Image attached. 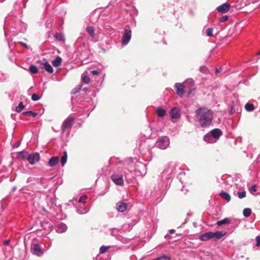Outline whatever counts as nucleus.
Masks as SVG:
<instances>
[{"instance_id": "79ce46f5", "label": "nucleus", "mask_w": 260, "mask_h": 260, "mask_svg": "<svg viewBox=\"0 0 260 260\" xmlns=\"http://www.w3.org/2000/svg\"><path fill=\"white\" fill-rule=\"evenodd\" d=\"M79 214H85L87 212V210L86 208H84L83 211H80L79 210H77V211Z\"/></svg>"}, {"instance_id": "412c9836", "label": "nucleus", "mask_w": 260, "mask_h": 260, "mask_svg": "<svg viewBox=\"0 0 260 260\" xmlns=\"http://www.w3.org/2000/svg\"><path fill=\"white\" fill-rule=\"evenodd\" d=\"M231 222V220L230 218H224L223 219L221 220H219V221H218L216 223V224L218 225V226H221L223 224H229Z\"/></svg>"}, {"instance_id": "aec40b11", "label": "nucleus", "mask_w": 260, "mask_h": 260, "mask_svg": "<svg viewBox=\"0 0 260 260\" xmlns=\"http://www.w3.org/2000/svg\"><path fill=\"white\" fill-rule=\"evenodd\" d=\"M62 61V59L60 56H57L55 59H54L52 61V65L55 67H57L60 65L61 62Z\"/></svg>"}, {"instance_id": "cd10ccee", "label": "nucleus", "mask_w": 260, "mask_h": 260, "mask_svg": "<svg viewBox=\"0 0 260 260\" xmlns=\"http://www.w3.org/2000/svg\"><path fill=\"white\" fill-rule=\"evenodd\" d=\"M67 160V152H63V155L61 156V164L62 166H63L66 163Z\"/></svg>"}, {"instance_id": "39448f33", "label": "nucleus", "mask_w": 260, "mask_h": 260, "mask_svg": "<svg viewBox=\"0 0 260 260\" xmlns=\"http://www.w3.org/2000/svg\"><path fill=\"white\" fill-rule=\"evenodd\" d=\"M170 116L173 122H176L180 117V110L177 107H174L170 111Z\"/></svg>"}, {"instance_id": "f3484780", "label": "nucleus", "mask_w": 260, "mask_h": 260, "mask_svg": "<svg viewBox=\"0 0 260 260\" xmlns=\"http://www.w3.org/2000/svg\"><path fill=\"white\" fill-rule=\"evenodd\" d=\"M226 233L224 232H212V238H215L216 239H220L224 235H225Z\"/></svg>"}, {"instance_id": "b1692460", "label": "nucleus", "mask_w": 260, "mask_h": 260, "mask_svg": "<svg viewBox=\"0 0 260 260\" xmlns=\"http://www.w3.org/2000/svg\"><path fill=\"white\" fill-rule=\"evenodd\" d=\"M245 109L248 112H252L254 110V107L253 104L248 103L245 104Z\"/></svg>"}, {"instance_id": "473e14b6", "label": "nucleus", "mask_w": 260, "mask_h": 260, "mask_svg": "<svg viewBox=\"0 0 260 260\" xmlns=\"http://www.w3.org/2000/svg\"><path fill=\"white\" fill-rule=\"evenodd\" d=\"M40 98H41V97L39 95H38L36 93H34L31 95V99L34 101H38L40 99Z\"/></svg>"}, {"instance_id": "0eeeda50", "label": "nucleus", "mask_w": 260, "mask_h": 260, "mask_svg": "<svg viewBox=\"0 0 260 260\" xmlns=\"http://www.w3.org/2000/svg\"><path fill=\"white\" fill-rule=\"evenodd\" d=\"M40 154L38 152L32 153L28 155L27 159L31 165H34L40 160Z\"/></svg>"}, {"instance_id": "ea45409f", "label": "nucleus", "mask_w": 260, "mask_h": 260, "mask_svg": "<svg viewBox=\"0 0 260 260\" xmlns=\"http://www.w3.org/2000/svg\"><path fill=\"white\" fill-rule=\"evenodd\" d=\"M189 83L190 85L194 84V81L192 79H187L184 83L185 84Z\"/></svg>"}, {"instance_id": "58836bf2", "label": "nucleus", "mask_w": 260, "mask_h": 260, "mask_svg": "<svg viewBox=\"0 0 260 260\" xmlns=\"http://www.w3.org/2000/svg\"><path fill=\"white\" fill-rule=\"evenodd\" d=\"M56 38L59 41H62L64 40L63 36L61 35V34H56Z\"/></svg>"}, {"instance_id": "6ab92c4d", "label": "nucleus", "mask_w": 260, "mask_h": 260, "mask_svg": "<svg viewBox=\"0 0 260 260\" xmlns=\"http://www.w3.org/2000/svg\"><path fill=\"white\" fill-rule=\"evenodd\" d=\"M43 68L49 73H52L53 72V69L52 66L47 61L43 64Z\"/></svg>"}, {"instance_id": "8fccbe9b", "label": "nucleus", "mask_w": 260, "mask_h": 260, "mask_svg": "<svg viewBox=\"0 0 260 260\" xmlns=\"http://www.w3.org/2000/svg\"><path fill=\"white\" fill-rule=\"evenodd\" d=\"M215 72H216V74H218V73H220L219 69H217H217H216V71H215Z\"/></svg>"}, {"instance_id": "bb28decb", "label": "nucleus", "mask_w": 260, "mask_h": 260, "mask_svg": "<svg viewBox=\"0 0 260 260\" xmlns=\"http://www.w3.org/2000/svg\"><path fill=\"white\" fill-rule=\"evenodd\" d=\"M243 215L246 217H248L251 214V210L250 208H245L243 211Z\"/></svg>"}, {"instance_id": "20e7f679", "label": "nucleus", "mask_w": 260, "mask_h": 260, "mask_svg": "<svg viewBox=\"0 0 260 260\" xmlns=\"http://www.w3.org/2000/svg\"><path fill=\"white\" fill-rule=\"evenodd\" d=\"M169 143V139L167 137H162L156 142V146L161 149H166L168 147Z\"/></svg>"}, {"instance_id": "a19ab883", "label": "nucleus", "mask_w": 260, "mask_h": 260, "mask_svg": "<svg viewBox=\"0 0 260 260\" xmlns=\"http://www.w3.org/2000/svg\"><path fill=\"white\" fill-rule=\"evenodd\" d=\"M255 240L256 242V246H260V236H257L255 238Z\"/></svg>"}, {"instance_id": "3c124183", "label": "nucleus", "mask_w": 260, "mask_h": 260, "mask_svg": "<svg viewBox=\"0 0 260 260\" xmlns=\"http://www.w3.org/2000/svg\"><path fill=\"white\" fill-rule=\"evenodd\" d=\"M174 232H175V230H171L170 231V234H173V233H174Z\"/></svg>"}, {"instance_id": "49530a36", "label": "nucleus", "mask_w": 260, "mask_h": 260, "mask_svg": "<svg viewBox=\"0 0 260 260\" xmlns=\"http://www.w3.org/2000/svg\"><path fill=\"white\" fill-rule=\"evenodd\" d=\"M10 243V240H6L4 242V245H8Z\"/></svg>"}, {"instance_id": "09e8293b", "label": "nucleus", "mask_w": 260, "mask_h": 260, "mask_svg": "<svg viewBox=\"0 0 260 260\" xmlns=\"http://www.w3.org/2000/svg\"><path fill=\"white\" fill-rule=\"evenodd\" d=\"M20 145V141H18V142L16 143V144H15V146L16 147H18Z\"/></svg>"}, {"instance_id": "c9c22d12", "label": "nucleus", "mask_w": 260, "mask_h": 260, "mask_svg": "<svg viewBox=\"0 0 260 260\" xmlns=\"http://www.w3.org/2000/svg\"><path fill=\"white\" fill-rule=\"evenodd\" d=\"M229 19V16L228 15H224L222 16L219 18V21L221 22H224L226 21H227Z\"/></svg>"}, {"instance_id": "a211bd4d", "label": "nucleus", "mask_w": 260, "mask_h": 260, "mask_svg": "<svg viewBox=\"0 0 260 260\" xmlns=\"http://www.w3.org/2000/svg\"><path fill=\"white\" fill-rule=\"evenodd\" d=\"M219 196L223 199H224L227 202H230L231 200V196L230 195L225 191H221L219 193Z\"/></svg>"}, {"instance_id": "4468645a", "label": "nucleus", "mask_w": 260, "mask_h": 260, "mask_svg": "<svg viewBox=\"0 0 260 260\" xmlns=\"http://www.w3.org/2000/svg\"><path fill=\"white\" fill-rule=\"evenodd\" d=\"M212 238H213L212 232H209L202 234L199 238L200 240L203 241H208Z\"/></svg>"}, {"instance_id": "ddd939ff", "label": "nucleus", "mask_w": 260, "mask_h": 260, "mask_svg": "<svg viewBox=\"0 0 260 260\" xmlns=\"http://www.w3.org/2000/svg\"><path fill=\"white\" fill-rule=\"evenodd\" d=\"M127 208V204L123 202H119L116 204V209L119 212H123Z\"/></svg>"}, {"instance_id": "603ef678", "label": "nucleus", "mask_w": 260, "mask_h": 260, "mask_svg": "<svg viewBox=\"0 0 260 260\" xmlns=\"http://www.w3.org/2000/svg\"><path fill=\"white\" fill-rule=\"evenodd\" d=\"M169 236H169V235H168H168H166V237H169Z\"/></svg>"}, {"instance_id": "7c9ffc66", "label": "nucleus", "mask_w": 260, "mask_h": 260, "mask_svg": "<svg viewBox=\"0 0 260 260\" xmlns=\"http://www.w3.org/2000/svg\"><path fill=\"white\" fill-rule=\"evenodd\" d=\"M24 108V106L22 102H20L18 106L16 107V111L17 112H21Z\"/></svg>"}, {"instance_id": "37998d69", "label": "nucleus", "mask_w": 260, "mask_h": 260, "mask_svg": "<svg viewBox=\"0 0 260 260\" xmlns=\"http://www.w3.org/2000/svg\"><path fill=\"white\" fill-rule=\"evenodd\" d=\"M91 74L93 75L98 76L99 74V73L96 70H92L91 71Z\"/></svg>"}, {"instance_id": "6e6552de", "label": "nucleus", "mask_w": 260, "mask_h": 260, "mask_svg": "<svg viewBox=\"0 0 260 260\" xmlns=\"http://www.w3.org/2000/svg\"><path fill=\"white\" fill-rule=\"evenodd\" d=\"M111 179L117 185H122L123 184L122 177L117 174H113L111 176Z\"/></svg>"}, {"instance_id": "864d4df0", "label": "nucleus", "mask_w": 260, "mask_h": 260, "mask_svg": "<svg viewBox=\"0 0 260 260\" xmlns=\"http://www.w3.org/2000/svg\"><path fill=\"white\" fill-rule=\"evenodd\" d=\"M191 90H190L189 94H190L191 93Z\"/></svg>"}, {"instance_id": "a878e982", "label": "nucleus", "mask_w": 260, "mask_h": 260, "mask_svg": "<svg viewBox=\"0 0 260 260\" xmlns=\"http://www.w3.org/2000/svg\"><path fill=\"white\" fill-rule=\"evenodd\" d=\"M28 71L32 74H37L38 72V68L35 65H31L29 67Z\"/></svg>"}, {"instance_id": "6e6d98bb", "label": "nucleus", "mask_w": 260, "mask_h": 260, "mask_svg": "<svg viewBox=\"0 0 260 260\" xmlns=\"http://www.w3.org/2000/svg\"><path fill=\"white\" fill-rule=\"evenodd\" d=\"M259 158H260V155H259Z\"/></svg>"}, {"instance_id": "5fc2aeb1", "label": "nucleus", "mask_w": 260, "mask_h": 260, "mask_svg": "<svg viewBox=\"0 0 260 260\" xmlns=\"http://www.w3.org/2000/svg\"><path fill=\"white\" fill-rule=\"evenodd\" d=\"M258 54H259V55L260 54V51L258 53Z\"/></svg>"}, {"instance_id": "f8f14e48", "label": "nucleus", "mask_w": 260, "mask_h": 260, "mask_svg": "<svg viewBox=\"0 0 260 260\" xmlns=\"http://www.w3.org/2000/svg\"><path fill=\"white\" fill-rule=\"evenodd\" d=\"M86 31L93 38L95 42L98 41V37L95 35L94 27L92 26H88L86 27Z\"/></svg>"}, {"instance_id": "e433bc0d", "label": "nucleus", "mask_w": 260, "mask_h": 260, "mask_svg": "<svg viewBox=\"0 0 260 260\" xmlns=\"http://www.w3.org/2000/svg\"><path fill=\"white\" fill-rule=\"evenodd\" d=\"M170 257L166 255H163L158 258H155L153 260H166V259H170Z\"/></svg>"}, {"instance_id": "1a4fd4ad", "label": "nucleus", "mask_w": 260, "mask_h": 260, "mask_svg": "<svg viewBox=\"0 0 260 260\" xmlns=\"http://www.w3.org/2000/svg\"><path fill=\"white\" fill-rule=\"evenodd\" d=\"M177 94L182 97L184 93V85L182 84L176 83L175 85Z\"/></svg>"}, {"instance_id": "a18cd8bd", "label": "nucleus", "mask_w": 260, "mask_h": 260, "mask_svg": "<svg viewBox=\"0 0 260 260\" xmlns=\"http://www.w3.org/2000/svg\"><path fill=\"white\" fill-rule=\"evenodd\" d=\"M19 43L21 44V46L25 47L26 48H28V47L26 43H23L22 42H20Z\"/></svg>"}, {"instance_id": "c85d7f7f", "label": "nucleus", "mask_w": 260, "mask_h": 260, "mask_svg": "<svg viewBox=\"0 0 260 260\" xmlns=\"http://www.w3.org/2000/svg\"><path fill=\"white\" fill-rule=\"evenodd\" d=\"M23 114L25 115H29L32 116V117H35L38 115V113L34 112L31 111H28L23 112Z\"/></svg>"}, {"instance_id": "9d476101", "label": "nucleus", "mask_w": 260, "mask_h": 260, "mask_svg": "<svg viewBox=\"0 0 260 260\" xmlns=\"http://www.w3.org/2000/svg\"><path fill=\"white\" fill-rule=\"evenodd\" d=\"M230 5L228 3H225L218 6L217 8V10L218 12L221 13H226L230 10Z\"/></svg>"}, {"instance_id": "2eb2a0df", "label": "nucleus", "mask_w": 260, "mask_h": 260, "mask_svg": "<svg viewBox=\"0 0 260 260\" xmlns=\"http://www.w3.org/2000/svg\"><path fill=\"white\" fill-rule=\"evenodd\" d=\"M67 229V225L63 223H60L57 225L56 231L58 233H62L66 232Z\"/></svg>"}, {"instance_id": "4be33fe9", "label": "nucleus", "mask_w": 260, "mask_h": 260, "mask_svg": "<svg viewBox=\"0 0 260 260\" xmlns=\"http://www.w3.org/2000/svg\"><path fill=\"white\" fill-rule=\"evenodd\" d=\"M156 112L159 117H162L166 114V111L162 108H158L156 109Z\"/></svg>"}, {"instance_id": "c03bdc74", "label": "nucleus", "mask_w": 260, "mask_h": 260, "mask_svg": "<svg viewBox=\"0 0 260 260\" xmlns=\"http://www.w3.org/2000/svg\"><path fill=\"white\" fill-rule=\"evenodd\" d=\"M250 191H253V192H255L256 191V186L255 185H252L250 188Z\"/></svg>"}, {"instance_id": "dca6fc26", "label": "nucleus", "mask_w": 260, "mask_h": 260, "mask_svg": "<svg viewBox=\"0 0 260 260\" xmlns=\"http://www.w3.org/2000/svg\"><path fill=\"white\" fill-rule=\"evenodd\" d=\"M59 161V158L57 156H53L51 157L48 161V165L50 167H53L55 166Z\"/></svg>"}, {"instance_id": "4c0bfd02", "label": "nucleus", "mask_w": 260, "mask_h": 260, "mask_svg": "<svg viewBox=\"0 0 260 260\" xmlns=\"http://www.w3.org/2000/svg\"><path fill=\"white\" fill-rule=\"evenodd\" d=\"M86 199H87V197H86V196H85V195L82 196H81V197L80 198V199H79V200L78 202H79V203H85V200H86Z\"/></svg>"}, {"instance_id": "2f4dec72", "label": "nucleus", "mask_w": 260, "mask_h": 260, "mask_svg": "<svg viewBox=\"0 0 260 260\" xmlns=\"http://www.w3.org/2000/svg\"><path fill=\"white\" fill-rule=\"evenodd\" d=\"M213 29L211 27L208 28L206 30L207 36L210 37H212L213 36Z\"/></svg>"}, {"instance_id": "7ed1b4c3", "label": "nucleus", "mask_w": 260, "mask_h": 260, "mask_svg": "<svg viewBox=\"0 0 260 260\" xmlns=\"http://www.w3.org/2000/svg\"><path fill=\"white\" fill-rule=\"evenodd\" d=\"M132 37V31L129 26H126L124 29V33L122 38V44L124 45H127L129 42Z\"/></svg>"}, {"instance_id": "393cba45", "label": "nucleus", "mask_w": 260, "mask_h": 260, "mask_svg": "<svg viewBox=\"0 0 260 260\" xmlns=\"http://www.w3.org/2000/svg\"><path fill=\"white\" fill-rule=\"evenodd\" d=\"M28 155L27 152L24 151L19 152L17 154L18 157L21 159L27 158Z\"/></svg>"}, {"instance_id": "de8ad7c7", "label": "nucleus", "mask_w": 260, "mask_h": 260, "mask_svg": "<svg viewBox=\"0 0 260 260\" xmlns=\"http://www.w3.org/2000/svg\"><path fill=\"white\" fill-rule=\"evenodd\" d=\"M200 70H201V71L205 72V70H206V68L205 67H201L200 68Z\"/></svg>"}, {"instance_id": "423d86ee", "label": "nucleus", "mask_w": 260, "mask_h": 260, "mask_svg": "<svg viewBox=\"0 0 260 260\" xmlns=\"http://www.w3.org/2000/svg\"><path fill=\"white\" fill-rule=\"evenodd\" d=\"M30 250L33 254L36 255L38 256H42L44 253L43 250L40 248V246L36 243L31 244Z\"/></svg>"}, {"instance_id": "f03ea898", "label": "nucleus", "mask_w": 260, "mask_h": 260, "mask_svg": "<svg viewBox=\"0 0 260 260\" xmlns=\"http://www.w3.org/2000/svg\"><path fill=\"white\" fill-rule=\"evenodd\" d=\"M74 120L75 118L73 116H69L63 121L61 125V131L62 133H64L67 129H70L72 127Z\"/></svg>"}, {"instance_id": "5701e85b", "label": "nucleus", "mask_w": 260, "mask_h": 260, "mask_svg": "<svg viewBox=\"0 0 260 260\" xmlns=\"http://www.w3.org/2000/svg\"><path fill=\"white\" fill-rule=\"evenodd\" d=\"M213 138L212 137V135L210 134H208L204 136V140L208 143H212L215 142L213 140Z\"/></svg>"}, {"instance_id": "c756f323", "label": "nucleus", "mask_w": 260, "mask_h": 260, "mask_svg": "<svg viewBox=\"0 0 260 260\" xmlns=\"http://www.w3.org/2000/svg\"><path fill=\"white\" fill-rule=\"evenodd\" d=\"M111 247L110 246H106L104 245L102 246L100 248V253L103 254L104 253L107 251V250L109 249Z\"/></svg>"}, {"instance_id": "9b49d317", "label": "nucleus", "mask_w": 260, "mask_h": 260, "mask_svg": "<svg viewBox=\"0 0 260 260\" xmlns=\"http://www.w3.org/2000/svg\"><path fill=\"white\" fill-rule=\"evenodd\" d=\"M212 137L216 140H217L222 135V132L219 128H215L211 131L210 134Z\"/></svg>"}, {"instance_id": "72a5a7b5", "label": "nucleus", "mask_w": 260, "mask_h": 260, "mask_svg": "<svg viewBox=\"0 0 260 260\" xmlns=\"http://www.w3.org/2000/svg\"><path fill=\"white\" fill-rule=\"evenodd\" d=\"M82 80L83 82L86 84H88L90 82V79L87 76H82Z\"/></svg>"}, {"instance_id": "f257e3e1", "label": "nucleus", "mask_w": 260, "mask_h": 260, "mask_svg": "<svg viewBox=\"0 0 260 260\" xmlns=\"http://www.w3.org/2000/svg\"><path fill=\"white\" fill-rule=\"evenodd\" d=\"M195 117L202 127H208L212 123L213 112L206 107H201L196 110Z\"/></svg>"}, {"instance_id": "f704fd0d", "label": "nucleus", "mask_w": 260, "mask_h": 260, "mask_svg": "<svg viewBox=\"0 0 260 260\" xmlns=\"http://www.w3.org/2000/svg\"><path fill=\"white\" fill-rule=\"evenodd\" d=\"M237 194L239 199H243L246 197V192H238Z\"/></svg>"}]
</instances>
